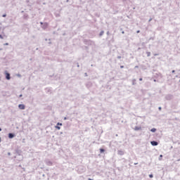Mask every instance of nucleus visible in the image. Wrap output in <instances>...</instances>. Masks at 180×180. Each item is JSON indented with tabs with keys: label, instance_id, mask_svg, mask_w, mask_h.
I'll return each instance as SVG.
<instances>
[{
	"label": "nucleus",
	"instance_id": "15",
	"mask_svg": "<svg viewBox=\"0 0 180 180\" xmlns=\"http://www.w3.org/2000/svg\"><path fill=\"white\" fill-rule=\"evenodd\" d=\"M160 158H162V155H160Z\"/></svg>",
	"mask_w": 180,
	"mask_h": 180
},
{
	"label": "nucleus",
	"instance_id": "18",
	"mask_svg": "<svg viewBox=\"0 0 180 180\" xmlns=\"http://www.w3.org/2000/svg\"><path fill=\"white\" fill-rule=\"evenodd\" d=\"M137 33L139 34V31H137Z\"/></svg>",
	"mask_w": 180,
	"mask_h": 180
},
{
	"label": "nucleus",
	"instance_id": "5",
	"mask_svg": "<svg viewBox=\"0 0 180 180\" xmlns=\"http://www.w3.org/2000/svg\"><path fill=\"white\" fill-rule=\"evenodd\" d=\"M118 154L120 155H123L124 154V153L122 150H119Z\"/></svg>",
	"mask_w": 180,
	"mask_h": 180
},
{
	"label": "nucleus",
	"instance_id": "14",
	"mask_svg": "<svg viewBox=\"0 0 180 180\" xmlns=\"http://www.w3.org/2000/svg\"><path fill=\"white\" fill-rule=\"evenodd\" d=\"M175 72V70H172V73Z\"/></svg>",
	"mask_w": 180,
	"mask_h": 180
},
{
	"label": "nucleus",
	"instance_id": "12",
	"mask_svg": "<svg viewBox=\"0 0 180 180\" xmlns=\"http://www.w3.org/2000/svg\"><path fill=\"white\" fill-rule=\"evenodd\" d=\"M0 39H3V37L2 35L0 34Z\"/></svg>",
	"mask_w": 180,
	"mask_h": 180
},
{
	"label": "nucleus",
	"instance_id": "17",
	"mask_svg": "<svg viewBox=\"0 0 180 180\" xmlns=\"http://www.w3.org/2000/svg\"><path fill=\"white\" fill-rule=\"evenodd\" d=\"M88 180H93L92 179H89Z\"/></svg>",
	"mask_w": 180,
	"mask_h": 180
},
{
	"label": "nucleus",
	"instance_id": "19",
	"mask_svg": "<svg viewBox=\"0 0 180 180\" xmlns=\"http://www.w3.org/2000/svg\"><path fill=\"white\" fill-rule=\"evenodd\" d=\"M160 110L161 109V108H159Z\"/></svg>",
	"mask_w": 180,
	"mask_h": 180
},
{
	"label": "nucleus",
	"instance_id": "16",
	"mask_svg": "<svg viewBox=\"0 0 180 180\" xmlns=\"http://www.w3.org/2000/svg\"><path fill=\"white\" fill-rule=\"evenodd\" d=\"M2 131V129L0 128V131Z\"/></svg>",
	"mask_w": 180,
	"mask_h": 180
},
{
	"label": "nucleus",
	"instance_id": "8",
	"mask_svg": "<svg viewBox=\"0 0 180 180\" xmlns=\"http://www.w3.org/2000/svg\"><path fill=\"white\" fill-rule=\"evenodd\" d=\"M56 128L57 129V130H60V127H58V126H56Z\"/></svg>",
	"mask_w": 180,
	"mask_h": 180
},
{
	"label": "nucleus",
	"instance_id": "11",
	"mask_svg": "<svg viewBox=\"0 0 180 180\" xmlns=\"http://www.w3.org/2000/svg\"><path fill=\"white\" fill-rule=\"evenodd\" d=\"M3 18H6V14H4V15H3Z\"/></svg>",
	"mask_w": 180,
	"mask_h": 180
},
{
	"label": "nucleus",
	"instance_id": "3",
	"mask_svg": "<svg viewBox=\"0 0 180 180\" xmlns=\"http://www.w3.org/2000/svg\"><path fill=\"white\" fill-rule=\"evenodd\" d=\"M5 75H6V79H7V80H10L11 79L10 74L8 72H6Z\"/></svg>",
	"mask_w": 180,
	"mask_h": 180
},
{
	"label": "nucleus",
	"instance_id": "7",
	"mask_svg": "<svg viewBox=\"0 0 180 180\" xmlns=\"http://www.w3.org/2000/svg\"><path fill=\"white\" fill-rule=\"evenodd\" d=\"M104 152H105V150H104V149H102V148L100 149V153H104Z\"/></svg>",
	"mask_w": 180,
	"mask_h": 180
},
{
	"label": "nucleus",
	"instance_id": "4",
	"mask_svg": "<svg viewBox=\"0 0 180 180\" xmlns=\"http://www.w3.org/2000/svg\"><path fill=\"white\" fill-rule=\"evenodd\" d=\"M14 134H8V139H13Z\"/></svg>",
	"mask_w": 180,
	"mask_h": 180
},
{
	"label": "nucleus",
	"instance_id": "2",
	"mask_svg": "<svg viewBox=\"0 0 180 180\" xmlns=\"http://www.w3.org/2000/svg\"><path fill=\"white\" fill-rule=\"evenodd\" d=\"M150 144L152 145V146H157L158 145L157 141H151Z\"/></svg>",
	"mask_w": 180,
	"mask_h": 180
},
{
	"label": "nucleus",
	"instance_id": "6",
	"mask_svg": "<svg viewBox=\"0 0 180 180\" xmlns=\"http://www.w3.org/2000/svg\"><path fill=\"white\" fill-rule=\"evenodd\" d=\"M156 131H157V129H155V128L150 129V131L153 133H155Z\"/></svg>",
	"mask_w": 180,
	"mask_h": 180
},
{
	"label": "nucleus",
	"instance_id": "9",
	"mask_svg": "<svg viewBox=\"0 0 180 180\" xmlns=\"http://www.w3.org/2000/svg\"><path fill=\"white\" fill-rule=\"evenodd\" d=\"M153 174H149V178L153 179Z\"/></svg>",
	"mask_w": 180,
	"mask_h": 180
},
{
	"label": "nucleus",
	"instance_id": "13",
	"mask_svg": "<svg viewBox=\"0 0 180 180\" xmlns=\"http://www.w3.org/2000/svg\"><path fill=\"white\" fill-rule=\"evenodd\" d=\"M139 81H143V79L140 78V79H139Z\"/></svg>",
	"mask_w": 180,
	"mask_h": 180
},
{
	"label": "nucleus",
	"instance_id": "10",
	"mask_svg": "<svg viewBox=\"0 0 180 180\" xmlns=\"http://www.w3.org/2000/svg\"><path fill=\"white\" fill-rule=\"evenodd\" d=\"M57 125H60V126H61V125H63V124H61V123L58 122V123H57Z\"/></svg>",
	"mask_w": 180,
	"mask_h": 180
},
{
	"label": "nucleus",
	"instance_id": "1",
	"mask_svg": "<svg viewBox=\"0 0 180 180\" xmlns=\"http://www.w3.org/2000/svg\"><path fill=\"white\" fill-rule=\"evenodd\" d=\"M19 109L20 110H24L25 109V105H24V104H19Z\"/></svg>",
	"mask_w": 180,
	"mask_h": 180
}]
</instances>
